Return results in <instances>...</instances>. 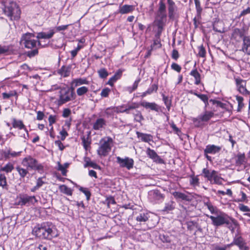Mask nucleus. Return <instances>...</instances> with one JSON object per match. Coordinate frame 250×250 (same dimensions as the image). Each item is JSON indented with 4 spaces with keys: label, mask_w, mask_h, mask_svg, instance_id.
Masks as SVG:
<instances>
[{
    "label": "nucleus",
    "mask_w": 250,
    "mask_h": 250,
    "mask_svg": "<svg viewBox=\"0 0 250 250\" xmlns=\"http://www.w3.org/2000/svg\"><path fill=\"white\" fill-rule=\"evenodd\" d=\"M199 179L197 176H192L190 178V184L193 186H198L199 184Z\"/></svg>",
    "instance_id": "43"
},
{
    "label": "nucleus",
    "mask_w": 250,
    "mask_h": 250,
    "mask_svg": "<svg viewBox=\"0 0 250 250\" xmlns=\"http://www.w3.org/2000/svg\"><path fill=\"white\" fill-rule=\"evenodd\" d=\"M34 235L42 239L51 240L58 236V231L51 222H43L35 226L32 230Z\"/></svg>",
    "instance_id": "1"
},
{
    "label": "nucleus",
    "mask_w": 250,
    "mask_h": 250,
    "mask_svg": "<svg viewBox=\"0 0 250 250\" xmlns=\"http://www.w3.org/2000/svg\"><path fill=\"white\" fill-rule=\"evenodd\" d=\"M139 106V104L137 103H133L131 104L127 105L125 107H123L122 109H119L117 107H110L107 108L105 111L104 113L106 116L107 117H109L112 116H113L115 113H118V112H125L126 113H129L130 110L132 109H135L136 108H138Z\"/></svg>",
    "instance_id": "8"
},
{
    "label": "nucleus",
    "mask_w": 250,
    "mask_h": 250,
    "mask_svg": "<svg viewBox=\"0 0 250 250\" xmlns=\"http://www.w3.org/2000/svg\"><path fill=\"white\" fill-rule=\"evenodd\" d=\"M57 169L61 171L62 175L66 176L67 170L60 162H58Z\"/></svg>",
    "instance_id": "51"
},
{
    "label": "nucleus",
    "mask_w": 250,
    "mask_h": 250,
    "mask_svg": "<svg viewBox=\"0 0 250 250\" xmlns=\"http://www.w3.org/2000/svg\"><path fill=\"white\" fill-rule=\"evenodd\" d=\"M201 19V15H198L197 14L196 16L193 19L194 24L195 27H197L200 23V20Z\"/></svg>",
    "instance_id": "53"
},
{
    "label": "nucleus",
    "mask_w": 250,
    "mask_h": 250,
    "mask_svg": "<svg viewBox=\"0 0 250 250\" xmlns=\"http://www.w3.org/2000/svg\"><path fill=\"white\" fill-rule=\"evenodd\" d=\"M88 166L91 167L95 169H97L99 167V166L97 164L90 160L86 161L85 164L84 165V167H86Z\"/></svg>",
    "instance_id": "47"
},
{
    "label": "nucleus",
    "mask_w": 250,
    "mask_h": 250,
    "mask_svg": "<svg viewBox=\"0 0 250 250\" xmlns=\"http://www.w3.org/2000/svg\"><path fill=\"white\" fill-rule=\"evenodd\" d=\"M116 162L120 167L126 168L127 170H130L133 167L134 163L133 159L131 158L128 157L121 158L119 156L116 157Z\"/></svg>",
    "instance_id": "10"
},
{
    "label": "nucleus",
    "mask_w": 250,
    "mask_h": 250,
    "mask_svg": "<svg viewBox=\"0 0 250 250\" xmlns=\"http://www.w3.org/2000/svg\"><path fill=\"white\" fill-rule=\"evenodd\" d=\"M146 153L148 157L152 159L154 162H160L162 161V159L156 152L149 147L146 149Z\"/></svg>",
    "instance_id": "22"
},
{
    "label": "nucleus",
    "mask_w": 250,
    "mask_h": 250,
    "mask_svg": "<svg viewBox=\"0 0 250 250\" xmlns=\"http://www.w3.org/2000/svg\"><path fill=\"white\" fill-rule=\"evenodd\" d=\"M148 219L147 213L141 212L136 216V220L139 222H145Z\"/></svg>",
    "instance_id": "34"
},
{
    "label": "nucleus",
    "mask_w": 250,
    "mask_h": 250,
    "mask_svg": "<svg viewBox=\"0 0 250 250\" xmlns=\"http://www.w3.org/2000/svg\"><path fill=\"white\" fill-rule=\"evenodd\" d=\"M175 208V203L172 201H169V202L165 204V207L163 209V211H166L167 212L172 210Z\"/></svg>",
    "instance_id": "36"
},
{
    "label": "nucleus",
    "mask_w": 250,
    "mask_h": 250,
    "mask_svg": "<svg viewBox=\"0 0 250 250\" xmlns=\"http://www.w3.org/2000/svg\"><path fill=\"white\" fill-rule=\"evenodd\" d=\"M214 114L212 111L206 110L197 118H194L193 121L196 126L199 127L202 125L201 122H208L213 117Z\"/></svg>",
    "instance_id": "9"
},
{
    "label": "nucleus",
    "mask_w": 250,
    "mask_h": 250,
    "mask_svg": "<svg viewBox=\"0 0 250 250\" xmlns=\"http://www.w3.org/2000/svg\"><path fill=\"white\" fill-rule=\"evenodd\" d=\"M3 3V12L11 20H17L20 18L21 11L16 2L6 0Z\"/></svg>",
    "instance_id": "3"
},
{
    "label": "nucleus",
    "mask_w": 250,
    "mask_h": 250,
    "mask_svg": "<svg viewBox=\"0 0 250 250\" xmlns=\"http://www.w3.org/2000/svg\"><path fill=\"white\" fill-rule=\"evenodd\" d=\"M88 81L86 79L79 78L73 80L72 82V86H77L83 84H87Z\"/></svg>",
    "instance_id": "35"
},
{
    "label": "nucleus",
    "mask_w": 250,
    "mask_h": 250,
    "mask_svg": "<svg viewBox=\"0 0 250 250\" xmlns=\"http://www.w3.org/2000/svg\"><path fill=\"white\" fill-rule=\"evenodd\" d=\"M141 105L143 107H145L146 109H150L152 110H154L156 111H158L159 109V107L158 105H157L154 103H149L145 101H143L141 102Z\"/></svg>",
    "instance_id": "26"
},
{
    "label": "nucleus",
    "mask_w": 250,
    "mask_h": 250,
    "mask_svg": "<svg viewBox=\"0 0 250 250\" xmlns=\"http://www.w3.org/2000/svg\"><path fill=\"white\" fill-rule=\"evenodd\" d=\"M59 190L63 194L68 196H71L73 193V190L65 185H62L59 186Z\"/></svg>",
    "instance_id": "31"
},
{
    "label": "nucleus",
    "mask_w": 250,
    "mask_h": 250,
    "mask_svg": "<svg viewBox=\"0 0 250 250\" xmlns=\"http://www.w3.org/2000/svg\"><path fill=\"white\" fill-rule=\"evenodd\" d=\"M69 25H61V26H58L56 27L55 29L56 31H60L62 30H65L67 29V27H68Z\"/></svg>",
    "instance_id": "61"
},
{
    "label": "nucleus",
    "mask_w": 250,
    "mask_h": 250,
    "mask_svg": "<svg viewBox=\"0 0 250 250\" xmlns=\"http://www.w3.org/2000/svg\"><path fill=\"white\" fill-rule=\"evenodd\" d=\"M79 189L81 191H82L85 194V195L86 197L87 200H89L91 196V193L90 191L87 189L82 187H81Z\"/></svg>",
    "instance_id": "52"
},
{
    "label": "nucleus",
    "mask_w": 250,
    "mask_h": 250,
    "mask_svg": "<svg viewBox=\"0 0 250 250\" xmlns=\"http://www.w3.org/2000/svg\"><path fill=\"white\" fill-rule=\"evenodd\" d=\"M73 99V95H60L59 99L57 101V104L60 106Z\"/></svg>",
    "instance_id": "23"
},
{
    "label": "nucleus",
    "mask_w": 250,
    "mask_h": 250,
    "mask_svg": "<svg viewBox=\"0 0 250 250\" xmlns=\"http://www.w3.org/2000/svg\"><path fill=\"white\" fill-rule=\"evenodd\" d=\"M179 53L178 52L177 50L174 49L172 51V58L175 60H177L178 59V58H179Z\"/></svg>",
    "instance_id": "62"
},
{
    "label": "nucleus",
    "mask_w": 250,
    "mask_h": 250,
    "mask_svg": "<svg viewBox=\"0 0 250 250\" xmlns=\"http://www.w3.org/2000/svg\"><path fill=\"white\" fill-rule=\"evenodd\" d=\"M172 195L177 199H180L186 201H188L189 200L188 196L184 193L175 191L172 193Z\"/></svg>",
    "instance_id": "33"
},
{
    "label": "nucleus",
    "mask_w": 250,
    "mask_h": 250,
    "mask_svg": "<svg viewBox=\"0 0 250 250\" xmlns=\"http://www.w3.org/2000/svg\"><path fill=\"white\" fill-rule=\"evenodd\" d=\"M112 139L109 137H104L100 141V146L97 150L98 154L101 157L108 155L111 149Z\"/></svg>",
    "instance_id": "6"
},
{
    "label": "nucleus",
    "mask_w": 250,
    "mask_h": 250,
    "mask_svg": "<svg viewBox=\"0 0 250 250\" xmlns=\"http://www.w3.org/2000/svg\"><path fill=\"white\" fill-rule=\"evenodd\" d=\"M21 151L16 152L10 148H7L1 151V156L5 159L17 158L21 156Z\"/></svg>",
    "instance_id": "12"
},
{
    "label": "nucleus",
    "mask_w": 250,
    "mask_h": 250,
    "mask_svg": "<svg viewBox=\"0 0 250 250\" xmlns=\"http://www.w3.org/2000/svg\"><path fill=\"white\" fill-rule=\"evenodd\" d=\"M211 221L212 224L215 227H219L223 225H229L231 221H233L231 217L223 212L219 211L215 215H208Z\"/></svg>",
    "instance_id": "5"
},
{
    "label": "nucleus",
    "mask_w": 250,
    "mask_h": 250,
    "mask_svg": "<svg viewBox=\"0 0 250 250\" xmlns=\"http://www.w3.org/2000/svg\"><path fill=\"white\" fill-rule=\"evenodd\" d=\"M37 43V41L33 39L31 40H29L26 43H24L23 45L25 47L27 48H33L36 46Z\"/></svg>",
    "instance_id": "39"
},
{
    "label": "nucleus",
    "mask_w": 250,
    "mask_h": 250,
    "mask_svg": "<svg viewBox=\"0 0 250 250\" xmlns=\"http://www.w3.org/2000/svg\"><path fill=\"white\" fill-rule=\"evenodd\" d=\"M71 113V111L68 108H65L63 110L62 116L64 118L68 117Z\"/></svg>",
    "instance_id": "57"
},
{
    "label": "nucleus",
    "mask_w": 250,
    "mask_h": 250,
    "mask_svg": "<svg viewBox=\"0 0 250 250\" xmlns=\"http://www.w3.org/2000/svg\"><path fill=\"white\" fill-rule=\"evenodd\" d=\"M123 71L121 69H119L108 81L107 84L111 86H112L115 82H116L118 79H119L122 75Z\"/></svg>",
    "instance_id": "28"
},
{
    "label": "nucleus",
    "mask_w": 250,
    "mask_h": 250,
    "mask_svg": "<svg viewBox=\"0 0 250 250\" xmlns=\"http://www.w3.org/2000/svg\"><path fill=\"white\" fill-rule=\"evenodd\" d=\"M167 3L168 17L170 19H173L176 14L177 7L173 0H167Z\"/></svg>",
    "instance_id": "15"
},
{
    "label": "nucleus",
    "mask_w": 250,
    "mask_h": 250,
    "mask_svg": "<svg viewBox=\"0 0 250 250\" xmlns=\"http://www.w3.org/2000/svg\"><path fill=\"white\" fill-rule=\"evenodd\" d=\"M10 51V46L0 45V54H8Z\"/></svg>",
    "instance_id": "48"
},
{
    "label": "nucleus",
    "mask_w": 250,
    "mask_h": 250,
    "mask_svg": "<svg viewBox=\"0 0 250 250\" xmlns=\"http://www.w3.org/2000/svg\"><path fill=\"white\" fill-rule=\"evenodd\" d=\"M58 73L63 77H66L69 76L70 73V68L62 66L59 70Z\"/></svg>",
    "instance_id": "30"
},
{
    "label": "nucleus",
    "mask_w": 250,
    "mask_h": 250,
    "mask_svg": "<svg viewBox=\"0 0 250 250\" xmlns=\"http://www.w3.org/2000/svg\"><path fill=\"white\" fill-rule=\"evenodd\" d=\"M194 0L195 2L197 14H198L199 15H201V13L202 12V8L201 6L200 1L199 0Z\"/></svg>",
    "instance_id": "49"
},
{
    "label": "nucleus",
    "mask_w": 250,
    "mask_h": 250,
    "mask_svg": "<svg viewBox=\"0 0 250 250\" xmlns=\"http://www.w3.org/2000/svg\"><path fill=\"white\" fill-rule=\"evenodd\" d=\"M60 135H61V140L62 141L64 140L65 139L66 137L68 135L67 132L64 129L60 131Z\"/></svg>",
    "instance_id": "59"
},
{
    "label": "nucleus",
    "mask_w": 250,
    "mask_h": 250,
    "mask_svg": "<svg viewBox=\"0 0 250 250\" xmlns=\"http://www.w3.org/2000/svg\"><path fill=\"white\" fill-rule=\"evenodd\" d=\"M166 6L163 0L159 3V7L156 14L154 21L155 25L158 27V34H160L165 25L167 21Z\"/></svg>",
    "instance_id": "2"
},
{
    "label": "nucleus",
    "mask_w": 250,
    "mask_h": 250,
    "mask_svg": "<svg viewBox=\"0 0 250 250\" xmlns=\"http://www.w3.org/2000/svg\"><path fill=\"white\" fill-rule=\"evenodd\" d=\"M235 245L239 247L241 250H248V247L246 245V243L244 241L243 238L239 236L235 237L233 240Z\"/></svg>",
    "instance_id": "19"
},
{
    "label": "nucleus",
    "mask_w": 250,
    "mask_h": 250,
    "mask_svg": "<svg viewBox=\"0 0 250 250\" xmlns=\"http://www.w3.org/2000/svg\"><path fill=\"white\" fill-rule=\"evenodd\" d=\"M55 33V31L54 29H50L48 33L43 32H40L38 33L37 38L38 39H49L53 36Z\"/></svg>",
    "instance_id": "25"
},
{
    "label": "nucleus",
    "mask_w": 250,
    "mask_h": 250,
    "mask_svg": "<svg viewBox=\"0 0 250 250\" xmlns=\"http://www.w3.org/2000/svg\"><path fill=\"white\" fill-rule=\"evenodd\" d=\"M136 134L137 137L142 142L149 143L150 142L152 141L153 136L150 134L143 133L139 132H137Z\"/></svg>",
    "instance_id": "21"
},
{
    "label": "nucleus",
    "mask_w": 250,
    "mask_h": 250,
    "mask_svg": "<svg viewBox=\"0 0 250 250\" xmlns=\"http://www.w3.org/2000/svg\"><path fill=\"white\" fill-rule=\"evenodd\" d=\"M12 126L14 128H17L21 130H24L25 133H24L23 135H21V137H22L25 139H27L29 137L28 131L25 126L24 125L21 120H17L15 119H14L12 122Z\"/></svg>",
    "instance_id": "13"
},
{
    "label": "nucleus",
    "mask_w": 250,
    "mask_h": 250,
    "mask_svg": "<svg viewBox=\"0 0 250 250\" xmlns=\"http://www.w3.org/2000/svg\"><path fill=\"white\" fill-rule=\"evenodd\" d=\"M48 121L49 123V126H52V124L56 122V117L54 116L50 115L48 118Z\"/></svg>",
    "instance_id": "60"
},
{
    "label": "nucleus",
    "mask_w": 250,
    "mask_h": 250,
    "mask_svg": "<svg viewBox=\"0 0 250 250\" xmlns=\"http://www.w3.org/2000/svg\"><path fill=\"white\" fill-rule=\"evenodd\" d=\"M98 74L101 78H106L108 75V73L105 68L100 69L98 71Z\"/></svg>",
    "instance_id": "45"
},
{
    "label": "nucleus",
    "mask_w": 250,
    "mask_h": 250,
    "mask_svg": "<svg viewBox=\"0 0 250 250\" xmlns=\"http://www.w3.org/2000/svg\"><path fill=\"white\" fill-rule=\"evenodd\" d=\"M44 117V114L42 112L39 111L37 112V119L38 120H42Z\"/></svg>",
    "instance_id": "64"
},
{
    "label": "nucleus",
    "mask_w": 250,
    "mask_h": 250,
    "mask_svg": "<svg viewBox=\"0 0 250 250\" xmlns=\"http://www.w3.org/2000/svg\"><path fill=\"white\" fill-rule=\"evenodd\" d=\"M243 45L241 50L250 55V38L249 37L245 36L243 37Z\"/></svg>",
    "instance_id": "20"
},
{
    "label": "nucleus",
    "mask_w": 250,
    "mask_h": 250,
    "mask_svg": "<svg viewBox=\"0 0 250 250\" xmlns=\"http://www.w3.org/2000/svg\"><path fill=\"white\" fill-rule=\"evenodd\" d=\"M22 165L27 169L36 170L40 173L43 172L44 167L42 164L39 163L38 161L31 155H27L22 159Z\"/></svg>",
    "instance_id": "4"
},
{
    "label": "nucleus",
    "mask_w": 250,
    "mask_h": 250,
    "mask_svg": "<svg viewBox=\"0 0 250 250\" xmlns=\"http://www.w3.org/2000/svg\"><path fill=\"white\" fill-rule=\"evenodd\" d=\"M87 91L88 88L86 86L81 87L77 90V94H85Z\"/></svg>",
    "instance_id": "55"
},
{
    "label": "nucleus",
    "mask_w": 250,
    "mask_h": 250,
    "mask_svg": "<svg viewBox=\"0 0 250 250\" xmlns=\"http://www.w3.org/2000/svg\"><path fill=\"white\" fill-rule=\"evenodd\" d=\"M239 207L240 210H241L242 211H243V212L250 211V208H249V207H248L247 206H245L244 205H240Z\"/></svg>",
    "instance_id": "56"
},
{
    "label": "nucleus",
    "mask_w": 250,
    "mask_h": 250,
    "mask_svg": "<svg viewBox=\"0 0 250 250\" xmlns=\"http://www.w3.org/2000/svg\"><path fill=\"white\" fill-rule=\"evenodd\" d=\"M236 99L238 102V111H240L241 109L244 106V104L243 103V98L241 96H236Z\"/></svg>",
    "instance_id": "50"
},
{
    "label": "nucleus",
    "mask_w": 250,
    "mask_h": 250,
    "mask_svg": "<svg viewBox=\"0 0 250 250\" xmlns=\"http://www.w3.org/2000/svg\"><path fill=\"white\" fill-rule=\"evenodd\" d=\"M140 82V79L136 80L134 82L132 87H127L128 92L129 93H131V92H133L135 89H136Z\"/></svg>",
    "instance_id": "44"
},
{
    "label": "nucleus",
    "mask_w": 250,
    "mask_h": 250,
    "mask_svg": "<svg viewBox=\"0 0 250 250\" xmlns=\"http://www.w3.org/2000/svg\"><path fill=\"white\" fill-rule=\"evenodd\" d=\"M38 53V51L37 49H34L33 50L30 51L28 52V56L30 57H33Z\"/></svg>",
    "instance_id": "63"
},
{
    "label": "nucleus",
    "mask_w": 250,
    "mask_h": 250,
    "mask_svg": "<svg viewBox=\"0 0 250 250\" xmlns=\"http://www.w3.org/2000/svg\"><path fill=\"white\" fill-rule=\"evenodd\" d=\"M134 9L133 5L125 4L120 7L119 12L122 14H125L132 12Z\"/></svg>",
    "instance_id": "27"
},
{
    "label": "nucleus",
    "mask_w": 250,
    "mask_h": 250,
    "mask_svg": "<svg viewBox=\"0 0 250 250\" xmlns=\"http://www.w3.org/2000/svg\"><path fill=\"white\" fill-rule=\"evenodd\" d=\"M106 125V121L103 118H98L93 123V128L94 130H101Z\"/></svg>",
    "instance_id": "24"
},
{
    "label": "nucleus",
    "mask_w": 250,
    "mask_h": 250,
    "mask_svg": "<svg viewBox=\"0 0 250 250\" xmlns=\"http://www.w3.org/2000/svg\"><path fill=\"white\" fill-rule=\"evenodd\" d=\"M14 168V165L11 163H8L4 167L0 169V171H4L6 173L11 172Z\"/></svg>",
    "instance_id": "38"
},
{
    "label": "nucleus",
    "mask_w": 250,
    "mask_h": 250,
    "mask_svg": "<svg viewBox=\"0 0 250 250\" xmlns=\"http://www.w3.org/2000/svg\"><path fill=\"white\" fill-rule=\"evenodd\" d=\"M34 37V34L32 33H26L23 35L21 39V43L22 44H24L26 43L29 40H31Z\"/></svg>",
    "instance_id": "37"
},
{
    "label": "nucleus",
    "mask_w": 250,
    "mask_h": 250,
    "mask_svg": "<svg viewBox=\"0 0 250 250\" xmlns=\"http://www.w3.org/2000/svg\"><path fill=\"white\" fill-rule=\"evenodd\" d=\"M205 206L212 214H216L219 211L216 207H214L210 202H208L205 203Z\"/></svg>",
    "instance_id": "40"
},
{
    "label": "nucleus",
    "mask_w": 250,
    "mask_h": 250,
    "mask_svg": "<svg viewBox=\"0 0 250 250\" xmlns=\"http://www.w3.org/2000/svg\"><path fill=\"white\" fill-rule=\"evenodd\" d=\"M38 200L34 196H28L24 195L20 197L19 205L21 206L25 205L27 204H34Z\"/></svg>",
    "instance_id": "14"
},
{
    "label": "nucleus",
    "mask_w": 250,
    "mask_h": 250,
    "mask_svg": "<svg viewBox=\"0 0 250 250\" xmlns=\"http://www.w3.org/2000/svg\"><path fill=\"white\" fill-rule=\"evenodd\" d=\"M198 56L200 57L204 58L206 56V51L203 45H201L198 47Z\"/></svg>",
    "instance_id": "46"
},
{
    "label": "nucleus",
    "mask_w": 250,
    "mask_h": 250,
    "mask_svg": "<svg viewBox=\"0 0 250 250\" xmlns=\"http://www.w3.org/2000/svg\"><path fill=\"white\" fill-rule=\"evenodd\" d=\"M7 186V180L6 176L4 174H0V187L4 188Z\"/></svg>",
    "instance_id": "42"
},
{
    "label": "nucleus",
    "mask_w": 250,
    "mask_h": 250,
    "mask_svg": "<svg viewBox=\"0 0 250 250\" xmlns=\"http://www.w3.org/2000/svg\"><path fill=\"white\" fill-rule=\"evenodd\" d=\"M221 147L214 145H208L204 149V154H215L220 152Z\"/></svg>",
    "instance_id": "18"
},
{
    "label": "nucleus",
    "mask_w": 250,
    "mask_h": 250,
    "mask_svg": "<svg viewBox=\"0 0 250 250\" xmlns=\"http://www.w3.org/2000/svg\"><path fill=\"white\" fill-rule=\"evenodd\" d=\"M44 184V182L42 180V178H39L37 180L36 186L40 188Z\"/></svg>",
    "instance_id": "58"
},
{
    "label": "nucleus",
    "mask_w": 250,
    "mask_h": 250,
    "mask_svg": "<svg viewBox=\"0 0 250 250\" xmlns=\"http://www.w3.org/2000/svg\"><path fill=\"white\" fill-rule=\"evenodd\" d=\"M16 169L20 176L21 179H23L29 173V169L26 167V168H23L20 166L16 167Z\"/></svg>",
    "instance_id": "29"
},
{
    "label": "nucleus",
    "mask_w": 250,
    "mask_h": 250,
    "mask_svg": "<svg viewBox=\"0 0 250 250\" xmlns=\"http://www.w3.org/2000/svg\"><path fill=\"white\" fill-rule=\"evenodd\" d=\"M202 172L204 174V176L207 178L211 184L219 185L223 184V179L218 175L217 171L214 170H210L207 168H204Z\"/></svg>",
    "instance_id": "7"
},
{
    "label": "nucleus",
    "mask_w": 250,
    "mask_h": 250,
    "mask_svg": "<svg viewBox=\"0 0 250 250\" xmlns=\"http://www.w3.org/2000/svg\"><path fill=\"white\" fill-rule=\"evenodd\" d=\"M171 67L173 70L178 72H180L182 69L181 67L176 63H172Z\"/></svg>",
    "instance_id": "54"
},
{
    "label": "nucleus",
    "mask_w": 250,
    "mask_h": 250,
    "mask_svg": "<svg viewBox=\"0 0 250 250\" xmlns=\"http://www.w3.org/2000/svg\"><path fill=\"white\" fill-rule=\"evenodd\" d=\"M200 99H201L205 104V108L208 107L209 108H213L212 107H210V105L216 104L217 106H219L222 108L224 107L225 104L216 101L215 100L210 99L208 101V95H196Z\"/></svg>",
    "instance_id": "11"
},
{
    "label": "nucleus",
    "mask_w": 250,
    "mask_h": 250,
    "mask_svg": "<svg viewBox=\"0 0 250 250\" xmlns=\"http://www.w3.org/2000/svg\"><path fill=\"white\" fill-rule=\"evenodd\" d=\"M190 75L194 78L196 84H199L200 83L201 75L196 69L192 70L190 72Z\"/></svg>",
    "instance_id": "32"
},
{
    "label": "nucleus",
    "mask_w": 250,
    "mask_h": 250,
    "mask_svg": "<svg viewBox=\"0 0 250 250\" xmlns=\"http://www.w3.org/2000/svg\"><path fill=\"white\" fill-rule=\"evenodd\" d=\"M245 30L244 29L235 28L231 34V39L239 42L242 38L245 37Z\"/></svg>",
    "instance_id": "16"
},
{
    "label": "nucleus",
    "mask_w": 250,
    "mask_h": 250,
    "mask_svg": "<svg viewBox=\"0 0 250 250\" xmlns=\"http://www.w3.org/2000/svg\"><path fill=\"white\" fill-rule=\"evenodd\" d=\"M163 101L168 110H169L171 105V98L168 96L163 95Z\"/></svg>",
    "instance_id": "41"
},
{
    "label": "nucleus",
    "mask_w": 250,
    "mask_h": 250,
    "mask_svg": "<svg viewBox=\"0 0 250 250\" xmlns=\"http://www.w3.org/2000/svg\"><path fill=\"white\" fill-rule=\"evenodd\" d=\"M235 83L237 90L241 94H248V91L246 88V81L240 78L235 79Z\"/></svg>",
    "instance_id": "17"
}]
</instances>
